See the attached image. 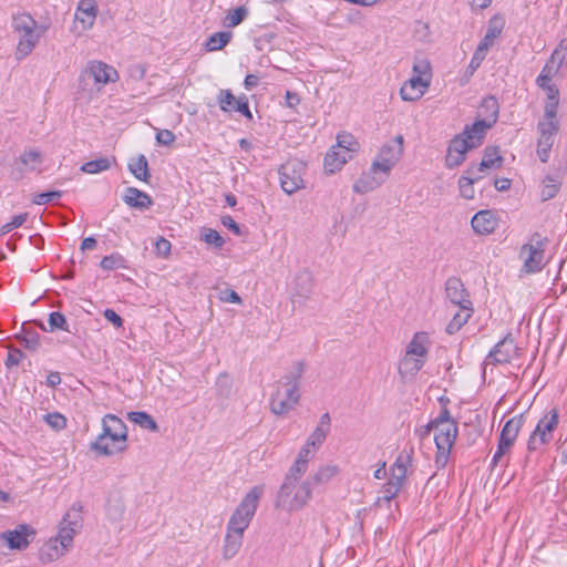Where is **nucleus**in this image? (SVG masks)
<instances>
[{"instance_id": "1", "label": "nucleus", "mask_w": 567, "mask_h": 567, "mask_svg": "<svg viewBox=\"0 0 567 567\" xmlns=\"http://www.w3.org/2000/svg\"><path fill=\"white\" fill-rule=\"evenodd\" d=\"M264 494V486H254L241 499L231 514L226 528L223 546L220 548L224 560L233 559L243 546L244 533L249 527L259 501Z\"/></svg>"}, {"instance_id": "2", "label": "nucleus", "mask_w": 567, "mask_h": 567, "mask_svg": "<svg viewBox=\"0 0 567 567\" xmlns=\"http://www.w3.org/2000/svg\"><path fill=\"white\" fill-rule=\"evenodd\" d=\"M82 527V505L74 503L60 520L58 534L41 547L40 560L49 564L63 557L73 547L74 536L81 532Z\"/></svg>"}, {"instance_id": "3", "label": "nucleus", "mask_w": 567, "mask_h": 567, "mask_svg": "<svg viewBox=\"0 0 567 567\" xmlns=\"http://www.w3.org/2000/svg\"><path fill=\"white\" fill-rule=\"evenodd\" d=\"M305 474L288 471L276 494L275 507L289 513L305 508L312 498L313 486Z\"/></svg>"}, {"instance_id": "4", "label": "nucleus", "mask_w": 567, "mask_h": 567, "mask_svg": "<svg viewBox=\"0 0 567 567\" xmlns=\"http://www.w3.org/2000/svg\"><path fill=\"white\" fill-rule=\"evenodd\" d=\"M303 372V362H295L282 379L277 382L269 401L270 411L274 414L286 415L298 404L300 399L299 381Z\"/></svg>"}, {"instance_id": "5", "label": "nucleus", "mask_w": 567, "mask_h": 567, "mask_svg": "<svg viewBox=\"0 0 567 567\" xmlns=\"http://www.w3.org/2000/svg\"><path fill=\"white\" fill-rule=\"evenodd\" d=\"M491 127L492 123L485 120H477L472 125L465 126L464 131L450 142L445 157L446 167L454 168L460 166L465 161L466 153L483 143Z\"/></svg>"}, {"instance_id": "6", "label": "nucleus", "mask_w": 567, "mask_h": 567, "mask_svg": "<svg viewBox=\"0 0 567 567\" xmlns=\"http://www.w3.org/2000/svg\"><path fill=\"white\" fill-rule=\"evenodd\" d=\"M11 28L19 35L14 51L18 61L25 59L38 45L48 27L39 24L30 13L19 12L12 16Z\"/></svg>"}, {"instance_id": "7", "label": "nucleus", "mask_w": 567, "mask_h": 567, "mask_svg": "<svg viewBox=\"0 0 567 567\" xmlns=\"http://www.w3.org/2000/svg\"><path fill=\"white\" fill-rule=\"evenodd\" d=\"M118 72L111 65L92 60L89 61L79 76V89L85 97L96 96L104 85L118 80Z\"/></svg>"}, {"instance_id": "8", "label": "nucleus", "mask_w": 567, "mask_h": 567, "mask_svg": "<svg viewBox=\"0 0 567 567\" xmlns=\"http://www.w3.org/2000/svg\"><path fill=\"white\" fill-rule=\"evenodd\" d=\"M559 120L557 113H544L536 126L537 133V156L543 163L549 159L551 147L559 132Z\"/></svg>"}, {"instance_id": "9", "label": "nucleus", "mask_w": 567, "mask_h": 567, "mask_svg": "<svg viewBox=\"0 0 567 567\" xmlns=\"http://www.w3.org/2000/svg\"><path fill=\"white\" fill-rule=\"evenodd\" d=\"M546 238H543L539 234H534L529 241L524 244L519 250V259L523 262L520 268L522 274H537L540 272L545 267V245Z\"/></svg>"}, {"instance_id": "10", "label": "nucleus", "mask_w": 567, "mask_h": 567, "mask_svg": "<svg viewBox=\"0 0 567 567\" xmlns=\"http://www.w3.org/2000/svg\"><path fill=\"white\" fill-rule=\"evenodd\" d=\"M559 423V411L556 408L546 412L536 424L527 441V450L535 452L543 445L550 443L554 432Z\"/></svg>"}, {"instance_id": "11", "label": "nucleus", "mask_w": 567, "mask_h": 567, "mask_svg": "<svg viewBox=\"0 0 567 567\" xmlns=\"http://www.w3.org/2000/svg\"><path fill=\"white\" fill-rule=\"evenodd\" d=\"M403 154V137L398 135L393 140L386 142L379 150L375 158L371 164L373 173H382L386 176L391 174L393 167L399 163Z\"/></svg>"}, {"instance_id": "12", "label": "nucleus", "mask_w": 567, "mask_h": 567, "mask_svg": "<svg viewBox=\"0 0 567 567\" xmlns=\"http://www.w3.org/2000/svg\"><path fill=\"white\" fill-rule=\"evenodd\" d=\"M434 442L437 449L435 455L436 467L444 468L447 464L451 449L453 447L458 427L456 422H444L441 425H434Z\"/></svg>"}, {"instance_id": "13", "label": "nucleus", "mask_w": 567, "mask_h": 567, "mask_svg": "<svg viewBox=\"0 0 567 567\" xmlns=\"http://www.w3.org/2000/svg\"><path fill=\"white\" fill-rule=\"evenodd\" d=\"M303 164L298 161H288L280 166V186L285 193L291 195L303 187Z\"/></svg>"}, {"instance_id": "14", "label": "nucleus", "mask_w": 567, "mask_h": 567, "mask_svg": "<svg viewBox=\"0 0 567 567\" xmlns=\"http://www.w3.org/2000/svg\"><path fill=\"white\" fill-rule=\"evenodd\" d=\"M518 354L519 349L515 344L514 339L505 337L488 352L484 360V364L487 367L511 363L518 357Z\"/></svg>"}, {"instance_id": "15", "label": "nucleus", "mask_w": 567, "mask_h": 567, "mask_svg": "<svg viewBox=\"0 0 567 567\" xmlns=\"http://www.w3.org/2000/svg\"><path fill=\"white\" fill-rule=\"evenodd\" d=\"M90 449L100 455L110 456L116 452L124 451L126 443L121 440V435H115L114 432L102 427V433L90 444Z\"/></svg>"}, {"instance_id": "16", "label": "nucleus", "mask_w": 567, "mask_h": 567, "mask_svg": "<svg viewBox=\"0 0 567 567\" xmlns=\"http://www.w3.org/2000/svg\"><path fill=\"white\" fill-rule=\"evenodd\" d=\"M42 163L43 156L38 150L24 151L16 159L11 175L14 179H20L25 173L40 172Z\"/></svg>"}, {"instance_id": "17", "label": "nucleus", "mask_w": 567, "mask_h": 567, "mask_svg": "<svg viewBox=\"0 0 567 567\" xmlns=\"http://www.w3.org/2000/svg\"><path fill=\"white\" fill-rule=\"evenodd\" d=\"M35 535L32 527L25 524L18 525L13 530L1 534L2 539L7 540L11 549H24L31 543Z\"/></svg>"}, {"instance_id": "18", "label": "nucleus", "mask_w": 567, "mask_h": 567, "mask_svg": "<svg viewBox=\"0 0 567 567\" xmlns=\"http://www.w3.org/2000/svg\"><path fill=\"white\" fill-rule=\"evenodd\" d=\"M313 280L308 270L298 272L291 284L292 302H301L309 298L312 292Z\"/></svg>"}, {"instance_id": "19", "label": "nucleus", "mask_w": 567, "mask_h": 567, "mask_svg": "<svg viewBox=\"0 0 567 567\" xmlns=\"http://www.w3.org/2000/svg\"><path fill=\"white\" fill-rule=\"evenodd\" d=\"M445 293L446 298L455 306L472 305L470 295L460 278L451 277L446 280Z\"/></svg>"}, {"instance_id": "20", "label": "nucleus", "mask_w": 567, "mask_h": 567, "mask_svg": "<svg viewBox=\"0 0 567 567\" xmlns=\"http://www.w3.org/2000/svg\"><path fill=\"white\" fill-rule=\"evenodd\" d=\"M430 85V82H426L420 78L411 76L401 86L400 95L403 101H417L425 94Z\"/></svg>"}, {"instance_id": "21", "label": "nucleus", "mask_w": 567, "mask_h": 567, "mask_svg": "<svg viewBox=\"0 0 567 567\" xmlns=\"http://www.w3.org/2000/svg\"><path fill=\"white\" fill-rule=\"evenodd\" d=\"M389 176L382 173H373L371 167L363 173L353 184V192L358 194H367L380 187Z\"/></svg>"}, {"instance_id": "22", "label": "nucleus", "mask_w": 567, "mask_h": 567, "mask_svg": "<svg viewBox=\"0 0 567 567\" xmlns=\"http://www.w3.org/2000/svg\"><path fill=\"white\" fill-rule=\"evenodd\" d=\"M503 157L499 155V151L497 147H486L484 150V155L482 162L478 165H471L466 169V174L475 175L477 173H483L486 169L498 168L503 164Z\"/></svg>"}, {"instance_id": "23", "label": "nucleus", "mask_w": 567, "mask_h": 567, "mask_svg": "<svg viewBox=\"0 0 567 567\" xmlns=\"http://www.w3.org/2000/svg\"><path fill=\"white\" fill-rule=\"evenodd\" d=\"M471 225L476 234L488 235L496 229L497 219L491 210H481L472 217Z\"/></svg>"}, {"instance_id": "24", "label": "nucleus", "mask_w": 567, "mask_h": 567, "mask_svg": "<svg viewBox=\"0 0 567 567\" xmlns=\"http://www.w3.org/2000/svg\"><path fill=\"white\" fill-rule=\"evenodd\" d=\"M331 430V419L329 413H324L320 416L319 422L316 429L310 433L307 439L308 446H312L315 450H319V447L326 441L328 434Z\"/></svg>"}, {"instance_id": "25", "label": "nucleus", "mask_w": 567, "mask_h": 567, "mask_svg": "<svg viewBox=\"0 0 567 567\" xmlns=\"http://www.w3.org/2000/svg\"><path fill=\"white\" fill-rule=\"evenodd\" d=\"M97 14V4L94 0H80L75 11V20L82 23L84 29L94 24Z\"/></svg>"}, {"instance_id": "26", "label": "nucleus", "mask_w": 567, "mask_h": 567, "mask_svg": "<svg viewBox=\"0 0 567 567\" xmlns=\"http://www.w3.org/2000/svg\"><path fill=\"white\" fill-rule=\"evenodd\" d=\"M523 425L524 414L513 416L504 424L501 431L499 441L504 442V445L513 446Z\"/></svg>"}, {"instance_id": "27", "label": "nucleus", "mask_w": 567, "mask_h": 567, "mask_svg": "<svg viewBox=\"0 0 567 567\" xmlns=\"http://www.w3.org/2000/svg\"><path fill=\"white\" fill-rule=\"evenodd\" d=\"M425 359L405 354L400 360L398 370L403 380H411L423 368Z\"/></svg>"}, {"instance_id": "28", "label": "nucleus", "mask_w": 567, "mask_h": 567, "mask_svg": "<svg viewBox=\"0 0 567 567\" xmlns=\"http://www.w3.org/2000/svg\"><path fill=\"white\" fill-rule=\"evenodd\" d=\"M123 200L130 207L141 210L147 209L153 205L151 196L135 187H127L123 196Z\"/></svg>"}, {"instance_id": "29", "label": "nucleus", "mask_w": 567, "mask_h": 567, "mask_svg": "<svg viewBox=\"0 0 567 567\" xmlns=\"http://www.w3.org/2000/svg\"><path fill=\"white\" fill-rule=\"evenodd\" d=\"M349 159H351V156L348 155L347 151L331 146L324 157V168L333 174L340 171Z\"/></svg>"}, {"instance_id": "30", "label": "nucleus", "mask_w": 567, "mask_h": 567, "mask_svg": "<svg viewBox=\"0 0 567 567\" xmlns=\"http://www.w3.org/2000/svg\"><path fill=\"white\" fill-rule=\"evenodd\" d=\"M430 340L425 332H416L408 343L405 354L425 359L429 351Z\"/></svg>"}, {"instance_id": "31", "label": "nucleus", "mask_w": 567, "mask_h": 567, "mask_svg": "<svg viewBox=\"0 0 567 567\" xmlns=\"http://www.w3.org/2000/svg\"><path fill=\"white\" fill-rule=\"evenodd\" d=\"M412 461H413V449L411 447L410 450H403L398 455L394 463L390 467V474L400 476L401 478L405 480L408 476L409 470L412 466Z\"/></svg>"}, {"instance_id": "32", "label": "nucleus", "mask_w": 567, "mask_h": 567, "mask_svg": "<svg viewBox=\"0 0 567 567\" xmlns=\"http://www.w3.org/2000/svg\"><path fill=\"white\" fill-rule=\"evenodd\" d=\"M317 451L318 450H315L312 446H308V443L306 442L298 452L296 460L288 471L298 474H306L308 471L309 462L311 458H313Z\"/></svg>"}, {"instance_id": "33", "label": "nucleus", "mask_w": 567, "mask_h": 567, "mask_svg": "<svg viewBox=\"0 0 567 567\" xmlns=\"http://www.w3.org/2000/svg\"><path fill=\"white\" fill-rule=\"evenodd\" d=\"M504 28V21L498 17H493L488 21V25L484 38L481 40L478 45L489 50L493 47L495 40L501 35Z\"/></svg>"}, {"instance_id": "34", "label": "nucleus", "mask_w": 567, "mask_h": 567, "mask_svg": "<svg viewBox=\"0 0 567 567\" xmlns=\"http://www.w3.org/2000/svg\"><path fill=\"white\" fill-rule=\"evenodd\" d=\"M473 313L472 305L460 306V309L454 313L452 320L447 323L445 330L449 334L456 333L471 318Z\"/></svg>"}, {"instance_id": "35", "label": "nucleus", "mask_w": 567, "mask_h": 567, "mask_svg": "<svg viewBox=\"0 0 567 567\" xmlns=\"http://www.w3.org/2000/svg\"><path fill=\"white\" fill-rule=\"evenodd\" d=\"M340 472V468L336 464H327L320 466L312 475L308 476L312 486L321 485L330 482Z\"/></svg>"}, {"instance_id": "36", "label": "nucleus", "mask_w": 567, "mask_h": 567, "mask_svg": "<svg viewBox=\"0 0 567 567\" xmlns=\"http://www.w3.org/2000/svg\"><path fill=\"white\" fill-rule=\"evenodd\" d=\"M102 427L106 431L114 432L115 435H121V440L126 443L127 441V427L125 423L114 414H106L102 419Z\"/></svg>"}, {"instance_id": "37", "label": "nucleus", "mask_w": 567, "mask_h": 567, "mask_svg": "<svg viewBox=\"0 0 567 567\" xmlns=\"http://www.w3.org/2000/svg\"><path fill=\"white\" fill-rule=\"evenodd\" d=\"M114 163V157H100L84 163L80 169L85 174H99L110 169Z\"/></svg>"}, {"instance_id": "38", "label": "nucleus", "mask_w": 567, "mask_h": 567, "mask_svg": "<svg viewBox=\"0 0 567 567\" xmlns=\"http://www.w3.org/2000/svg\"><path fill=\"white\" fill-rule=\"evenodd\" d=\"M127 419L131 422L140 425L142 429H145V430H148L152 432L158 431V425H157L156 421L153 419L152 415H150L146 412H143V411L128 412Z\"/></svg>"}, {"instance_id": "39", "label": "nucleus", "mask_w": 567, "mask_h": 567, "mask_svg": "<svg viewBox=\"0 0 567 567\" xmlns=\"http://www.w3.org/2000/svg\"><path fill=\"white\" fill-rule=\"evenodd\" d=\"M233 378L228 373L219 374L215 383V399L220 401L228 399L233 391Z\"/></svg>"}, {"instance_id": "40", "label": "nucleus", "mask_w": 567, "mask_h": 567, "mask_svg": "<svg viewBox=\"0 0 567 567\" xmlns=\"http://www.w3.org/2000/svg\"><path fill=\"white\" fill-rule=\"evenodd\" d=\"M130 172L140 181L147 182L150 177L148 162L144 155H140L128 163Z\"/></svg>"}, {"instance_id": "41", "label": "nucleus", "mask_w": 567, "mask_h": 567, "mask_svg": "<svg viewBox=\"0 0 567 567\" xmlns=\"http://www.w3.org/2000/svg\"><path fill=\"white\" fill-rule=\"evenodd\" d=\"M248 13L249 11L246 7H237L235 9L227 11L221 23L226 28H235L239 25L248 17Z\"/></svg>"}, {"instance_id": "42", "label": "nucleus", "mask_w": 567, "mask_h": 567, "mask_svg": "<svg viewBox=\"0 0 567 567\" xmlns=\"http://www.w3.org/2000/svg\"><path fill=\"white\" fill-rule=\"evenodd\" d=\"M412 76L420 78L431 83L432 68L430 61L424 58H415L412 68Z\"/></svg>"}, {"instance_id": "43", "label": "nucleus", "mask_w": 567, "mask_h": 567, "mask_svg": "<svg viewBox=\"0 0 567 567\" xmlns=\"http://www.w3.org/2000/svg\"><path fill=\"white\" fill-rule=\"evenodd\" d=\"M543 90L546 92V101L544 104V113L550 114V113H557L558 106H559V91L558 89L549 84L547 87H543Z\"/></svg>"}, {"instance_id": "44", "label": "nucleus", "mask_w": 567, "mask_h": 567, "mask_svg": "<svg viewBox=\"0 0 567 567\" xmlns=\"http://www.w3.org/2000/svg\"><path fill=\"white\" fill-rule=\"evenodd\" d=\"M480 178H481V176H478L477 174L468 175L465 172L464 175H462L458 179V187H460L461 196L464 197L465 199L474 198L475 190H474L473 184L475 181H477Z\"/></svg>"}, {"instance_id": "45", "label": "nucleus", "mask_w": 567, "mask_h": 567, "mask_svg": "<svg viewBox=\"0 0 567 567\" xmlns=\"http://www.w3.org/2000/svg\"><path fill=\"white\" fill-rule=\"evenodd\" d=\"M16 338L28 350L35 351L40 347L39 333L27 330L24 324L22 326V332L17 334Z\"/></svg>"}, {"instance_id": "46", "label": "nucleus", "mask_w": 567, "mask_h": 567, "mask_svg": "<svg viewBox=\"0 0 567 567\" xmlns=\"http://www.w3.org/2000/svg\"><path fill=\"white\" fill-rule=\"evenodd\" d=\"M332 147L347 151L348 155L352 157V155L359 150V143L353 135L349 133H342L337 136V144Z\"/></svg>"}, {"instance_id": "47", "label": "nucleus", "mask_w": 567, "mask_h": 567, "mask_svg": "<svg viewBox=\"0 0 567 567\" xmlns=\"http://www.w3.org/2000/svg\"><path fill=\"white\" fill-rule=\"evenodd\" d=\"M559 188L560 182L557 178L553 176H546L545 179L543 181V186L540 190L542 199L545 202L554 198L559 192Z\"/></svg>"}, {"instance_id": "48", "label": "nucleus", "mask_w": 567, "mask_h": 567, "mask_svg": "<svg viewBox=\"0 0 567 567\" xmlns=\"http://www.w3.org/2000/svg\"><path fill=\"white\" fill-rule=\"evenodd\" d=\"M100 266L104 270L125 269L127 268L126 259L118 252H113L102 258Z\"/></svg>"}, {"instance_id": "49", "label": "nucleus", "mask_w": 567, "mask_h": 567, "mask_svg": "<svg viewBox=\"0 0 567 567\" xmlns=\"http://www.w3.org/2000/svg\"><path fill=\"white\" fill-rule=\"evenodd\" d=\"M555 53L551 55V60H554ZM556 69L554 66V62H547L542 69L539 75L536 79L537 85L543 89L547 87L550 84L551 78L555 74Z\"/></svg>"}, {"instance_id": "50", "label": "nucleus", "mask_w": 567, "mask_h": 567, "mask_svg": "<svg viewBox=\"0 0 567 567\" xmlns=\"http://www.w3.org/2000/svg\"><path fill=\"white\" fill-rule=\"evenodd\" d=\"M70 331L65 316L62 312L53 311L49 315V331L54 330Z\"/></svg>"}, {"instance_id": "51", "label": "nucleus", "mask_w": 567, "mask_h": 567, "mask_svg": "<svg viewBox=\"0 0 567 567\" xmlns=\"http://www.w3.org/2000/svg\"><path fill=\"white\" fill-rule=\"evenodd\" d=\"M220 109L225 112H234L236 104L240 102V96L236 97L230 91H220L219 97Z\"/></svg>"}, {"instance_id": "52", "label": "nucleus", "mask_w": 567, "mask_h": 567, "mask_svg": "<svg viewBox=\"0 0 567 567\" xmlns=\"http://www.w3.org/2000/svg\"><path fill=\"white\" fill-rule=\"evenodd\" d=\"M215 289L217 290V298L221 302H229V303H236V305L243 303L240 296L235 290H233L228 287H225V288L215 287Z\"/></svg>"}, {"instance_id": "53", "label": "nucleus", "mask_w": 567, "mask_h": 567, "mask_svg": "<svg viewBox=\"0 0 567 567\" xmlns=\"http://www.w3.org/2000/svg\"><path fill=\"white\" fill-rule=\"evenodd\" d=\"M399 492H400V489L398 487H395V484H390L389 482H386L382 486L381 496L378 497L377 503L379 505H381L382 502L388 504L399 494Z\"/></svg>"}, {"instance_id": "54", "label": "nucleus", "mask_w": 567, "mask_h": 567, "mask_svg": "<svg viewBox=\"0 0 567 567\" xmlns=\"http://www.w3.org/2000/svg\"><path fill=\"white\" fill-rule=\"evenodd\" d=\"M45 422L56 431L63 430L66 426V419L59 412L48 413L44 416Z\"/></svg>"}, {"instance_id": "55", "label": "nucleus", "mask_w": 567, "mask_h": 567, "mask_svg": "<svg viewBox=\"0 0 567 567\" xmlns=\"http://www.w3.org/2000/svg\"><path fill=\"white\" fill-rule=\"evenodd\" d=\"M62 196L61 190H51L45 193H39L34 195L32 202L37 205H45L50 202L59 199Z\"/></svg>"}, {"instance_id": "56", "label": "nucleus", "mask_w": 567, "mask_h": 567, "mask_svg": "<svg viewBox=\"0 0 567 567\" xmlns=\"http://www.w3.org/2000/svg\"><path fill=\"white\" fill-rule=\"evenodd\" d=\"M23 357L24 354L20 349L10 347L4 364L7 368L18 365L23 359Z\"/></svg>"}, {"instance_id": "57", "label": "nucleus", "mask_w": 567, "mask_h": 567, "mask_svg": "<svg viewBox=\"0 0 567 567\" xmlns=\"http://www.w3.org/2000/svg\"><path fill=\"white\" fill-rule=\"evenodd\" d=\"M233 38V33L230 31H220L215 33V51L221 50L226 47Z\"/></svg>"}, {"instance_id": "58", "label": "nucleus", "mask_w": 567, "mask_h": 567, "mask_svg": "<svg viewBox=\"0 0 567 567\" xmlns=\"http://www.w3.org/2000/svg\"><path fill=\"white\" fill-rule=\"evenodd\" d=\"M175 134L169 130H159L156 133V141L161 145L168 146L175 141Z\"/></svg>"}, {"instance_id": "59", "label": "nucleus", "mask_w": 567, "mask_h": 567, "mask_svg": "<svg viewBox=\"0 0 567 567\" xmlns=\"http://www.w3.org/2000/svg\"><path fill=\"white\" fill-rule=\"evenodd\" d=\"M171 243L164 237H159L155 243V249L158 256L166 257L171 252Z\"/></svg>"}, {"instance_id": "60", "label": "nucleus", "mask_w": 567, "mask_h": 567, "mask_svg": "<svg viewBox=\"0 0 567 567\" xmlns=\"http://www.w3.org/2000/svg\"><path fill=\"white\" fill-rule=\"evenodd\" d=\"M512 449L511 445H504V442L498 440L497 450L492 458V466H496L501 463L503 456Z\"/></svg>"}, {"instance_id": "61", "label": "nucleus", "mask_w": 567, "mask_h": 567, "mask_svg": "<svg viewBox=\"0 0 567 567\" xmlns=\"http://www.w3.org/2000/svg\"><path fill=\"white\" fill-rule=\"evenodd\" d=\"M234 112H238L249 120L252 118V114L249 110L248 101H247L246 96H240V102L236 104Z\"/></svg>"}, {"instance_id": "62", "label": "nucleus", "mask_w": 567, "mask_h": 567, "mask_svg": "<svg viewBox=\"0 0 567 567\" xmlns=\"http://www.w3.org/2000/svg\"><path fill=\"white\" fill-rule=\"evenodd\" d=\"M221 224L228 228L230 231H233L235 235L240 236L241 230L239 225L230 216H221L220 217Z\"/></svg>"}, {"instance_id": "63", "label": "nucleus", "mask_w": 567, "mask_h": 567, "mask_svg": "<svg viewBox=\"0 0 567 567\" xmlns=\"http://www.w3.org/2000/svg\"><path fill=\"white\" fill-rule=\"evenodd\" d=\"M104 318L117 328L123 326V319L112 309L104 310Z\"/></svg>"}, {"instance_id": "64", "label": "nucleus", "mask_w": 567, "mask_h": 567, "mask_svg": "<svg viewBox=\"0 0 567 567\" xmlns=\"http://www.w3.org/2000/svg\"><path fill=\"white\" fill-rule=\"evenodd\" d=\"M124 507L122 504L110 505L107 508V514L112 519H120L123 516Z\"/></svg>"}]
</instances>
